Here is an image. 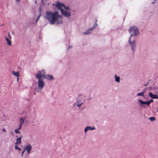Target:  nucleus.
Here are the masks:
<instances>
[{
    "label": "nucleus",
    "mask_w": 158,
    "mask_h": 158,
    "mask_svg": "<svg viewBox=\"0 0 158 158\" xmlns=\"http://www.w3.org/2000/svg\"><path fill=\"white\" fill-rule=\"evenodd\" d=\"M44 17L52 25L62 24L63 23L62 16L59 15L57 11H47L45 13Z\"/></svg>",
    "instance_id": "f257e3e1"
},
{
    "label": "nucleus",
    "mask_w": 158,
    "mask_h": 158,
    "mask_svg": "<svg viewBox=\"0 0 158 158\" xmlns=\"http://www.w3.org/2000/svg\"><path fill=\"white\" fill-rule=\"evenodd\" d=\"M35 77L38 80L37 86L35 89V91L37 92L40 93L44 87L45 83L43 78L40 76V74L38 72L35 74Z\"/></svg>",
    "instance_id": "f03ea898"
},
{
    "label": "nucleus",
    "mask_w": 158,
    "mask_h": 158,
    "mask_svg": "<svg viewBox=\"0 0 158 158\" xmlns=\"http://www.w3.org/2000/svg\"><path fill=\"white\" fill-rule=\"evenodd\" d=\"M129 31L130 36L129 38L135 39V36L139 35V32L138 28L135 26H133L129 28Z\"/></svg>",
    "instance_id": "7ed1b4c3"
},
{
    "label": "nucleus",
    "mask_w": 158,
    "mask_h": 158,
    "mask_svg": "<svg viewBox=\"0 0 158 158\" xmlns=\"http://www.w3.org/2000/svg\"><path fill=\"white\" fill-rule=\"evenodd\" d=\"M37 72L40 74V76L44 79H45L48 80H52L54 79V77L52 75H46L45 71L44 70L39 71Z\"/></svg>",
    "instance_id": "20e7f679"
},
{
    "label": "nucleus",
    "mask_w": 158,
    "mask_h": 158,
    "mask_svg": "<svg viewBox=\"0 0 158 158\" xmlns=\"http://www.w3.org/2000/svg\"><path fill=\"white\" fill-rule=\"evenodd\" d=\"M85 95H82L79 97L77 100V102L74 104V105H77L78 107H80L81 105L85 100Z\"/></svg>",
    "instance_id": "39448f33"
},
{
    "label": "nucleus",
    "mask_w": 158,
    "mask_h": 158,
    "mask_svg": "<svg viewBox=\"0 0 158 158\" xmlns=\"http://www.w3.org/2000/svg\"><path fill=\"white\" fill-rule=\"evenodd\" d=\"M129 44L131 48V50L133 52H135L136 48V44L135 39L129 38L128 41Z\"/></svg>",
    "instance_id": "423d86ee"
},
{
    "label": "nucleus",
    "mask_w": 158,
    "mask_h": 158,
    "mask_svg": "<svg viewBox=\"0 0 158 158\" xmlns=\"http://www.w3.org/2000/svg\"><path fill=\"white\" fill-rule=\"evenodd\" d=\"M32 149L31 145L28 143L27 144L24 148V150L26 151V153L27 154H29Z\"/></svg>",
    "instance_id": "0eeeda50"
},
{
    "label": "nucleus",
    "mask_w": 158,
    "mask_h": 158,
    "mask_svg": "<svg viewBox=\"0 0 158 158\" xmlns=\"http://www.w3.org/2000/svg\"><path fill=\"white\" fill-rule=\"evenodd\" d=\"M64 6V4L61 3L60 2L58 1L56 2V7L60 10L61 11V10H64L63 9V7Z\"/></svg>",
    "instance_id": "6e6552de"
},
{
    "label": "nucleus",
    "mask_w": 158,
    "mask_h": 158,
    "mask_svg": "<svg viewBox=\"0 0 158 158\" xmlns=\"http://www.w3.org/2000/svg\"><path fill=\"white\" fill-rule=\"evenodd\" d=\"M62 14L66 17H69L71 15L70 11H66L65 10H61Z\"/></svg>",
    "instance_id": "1a4fd4ad"
},
{
    "label": "nucleus",
    "mask_w": 158,
    "mask_h": 158,
    "mask_svg": "<svg viewBox=\"0 0 158 158\" xmlns=\"http://www.w3.org/2000/svg\"><path fill=\"white\" fill-rule=\"evenodd\" d=\"M95 129V128L94 127H92L90 126H88L85 128L84 129L85 132V133H86L89 130H93Z\"/></svg>",
    "instance_id": "9d476101"
},
{
    "label": "nucleus",
    "mask_w": 158,
    "mask_h": 158,
    "mask_svg": "<svg viewBox=\"0 0 158 158\" xmlns=\"http://www.w3.org/2000/svg\"><path fill=\"white\" fill-rule=\"evenodd\" d=\"M149 95L152 98L158 99V96L156 94H153L152 93L149 92Z\"/></svg>",
    "instance_id": "9b49d317"
},
{
    "label": "nucleus",
    "mask_w": 158,
    "mask_h": 158,
    "mask_svg": "<svg viewBox=\"0 0 158 158\" xmlns=\"http://www.w3.org/2000/svg\"><path fill=\"white\" fill-rule=\"evenodd\" d=\"M22 138V136L19 138H18L16 139V142L15 143V145H19L21 143Z\"/></svg>",
    "instance_id": "f8f14e48"
},
{
    "label": "nucleus",
    "mask_w": 158,
    "mask_h": 158,
    "mask_svg": "<svg viewBox=\"0 0 158 158\" xmlns=\"http://www.w3.org/2000/svg\"><path fill=\"white\" fill-rule=\"evenodd\" d=\"M24 119L25 118H23L21 117L20 118V124L19 126L20 127H22V126L23 125L24 123Z\"/></svg>",
    "instance_id": "ddd939ff"
},
{
    "label": "nucleus",
    "mask_w": 158,
    "mask_h": 158,
    "mask_svg": "<svg viewBox=\"0 0 158 158\" xmlns=\"http://www.w3.org/2000/svg\"><path fill=\"white\" fill-rule=\"evenodd\" d=\"M93 30L90 28L84 32V35H88L90 34Z\"/></svg>",
    "instance_id": "4468645a"
},
{
    "label": "nucleus",
    "mask_w": 158,
    "mask_h": 158,
    "mask_svg": "<svg viewBox=\"0 0 158 158\" xmlns=\"http://www.w3.org/2000/svg\"><path fill=\"white\" fill-rule=\"evenodd\" d=\"M145 89H144L143 90V91L142 92H141L139 93H138L137 95H136V97H139V96H143V97H145L144 95V91Z\"/></svg>",
    "instance_id": "2eb2a0df"
},
{
    "label": "nucleus",
    "mask_w": 158,
    "mask_h": 158,
    "mask_svg": "<svg viewBox=\"0 0 158 158\" xmlns=\"http://www.w3.org/2000/svg\"><path fill=\"white\" fill-rule=\"evenodd\" d=\"M115 81L119 83L120 81V77L116 75H114Z\"/></svg>",
    "instance_id": "dca6fc26"
},
{
    "label": "nucleus",
    "mask_w": 158,
    "mask_h": 158,
    "mask_svg": "<svg viewBox=\"0 0 158 158\" xmlns=\"http://www.w3.org/2000/svg\"><path fill=\"white\" fill-rule=\"evenodd\" d=\"M142 101V100L139 99L138 100V103L139 104V106L141 108H143L144 107V104H143L142 103V102H141Z\"/></svg>",
    "instance_id": "f3484780"
},
{
    "label": "nucleus",
    "mask_w": 158,
    "mask_h": 158,
    "mask_svg": "<svg viewBox=\"0 0 158 158\" xmlns=\"http://www.w3.org/2000/svg\"><path fill=\"white\" fill-rule=\"evenodd\" d=\"M13 74L17 77H19V72H15V71H13L12 72Z\"/></svg>",
    "instance_id": "a211bd4d"
},
{
    "label": "nucleus",
    "mask_w": 158,
    "mask_h": 158,
    "mask_svg": "<svg viewBox=\"0 0 158 158\" xmlns=\"http://www.w3.org/2000/svg\"><path fill=\"white\" fill-rule=\"evenodd\" d=\"M42 10V9L40 8L39 9V16L37 18L35 19L36 23L37 22L38 20V19H39V18H40V17L41 16V12Z\"/></svg>",
    "instance_id": "6ab92c4d"
},
{
    "label": "nucleus",
    "mask_w": 158,
    "mask_h": 158,
    "mask_svg": "<svg viewBox=\"0 0 158 158\" xmlns=\"http://www.w3.org/2000/svg\"><path fill=\"white\" fill-rule=\"evenodd\" d=\"M5 40L7 41V44L9 45L10 46L11 45V42L10 40H9L7 37L6 38Z\"/></svg>",
    "instance_id": "aec40b11"
},
{
    "label": "nucleus",
    "mask_w": 158,
    "mask_h": 158,
    "mask_svg": "<svg viewBox=\"0 0 158 158\" xmlns=\"http://www.w3.org/2000/svg\"><path fill=\"white\" fill-rule=\"evenodd\" d=\"M98 25V24L97 23V21L96 20V22L94 23V26L92 27H91V28L93 30L97 27Z\"/></svg>",
    "instance_id": "412c9836"
},
{
    "label": "nucleus",
    "mask_w": 158,
    "mask_h": 158,
    "mask_svg": "<svg viewBox=\"0 0 158 158\" xmlns=\"http://www.w3.org/2000/svg\"><path fill=\"white\" fill-rule=\"evenodd\" d=\"M21 127H19V128L17 129H16L15 130V132L16 133H19V131L21 129Z\"/></svg>",
    "instance_id": "4be33fe9"
},
{
    "label": "nucleus",
    "mask_w": 158,
    "mask_h": 158,
    "mask_svg": "<svg viewBox=\"0 0 158 158\" xmlns=\"http://www.w3.org/2000/svg\"><path fill=\"white\" fill-rule=\"evenodd\" d=\"M141 102H142V103L143 104H146L148 106H149L150 105L149 104V102H148V101L144 102L142 100Z\"/></svg>",
    "instance_id": "5701e85b"
},
{
    "label": "nucleus",
    "mask_w": 158,
    "mask_h": 158,
    "mask_svg": "<svg viewBox=\"0 0 158 158\" xmlns=\"http://www.w3.org/2000/svg\"><path fill=\"white\" fill-rule=\"evenodd\" d=\"M63 7L65 9L67 10L68 11H70L71 10L69 8V7L68 6H66L64 5V6H63Z\"/></svg>",
    "instance_id": "b1692460"
},
{
    "label": "nucleus",
    "mask_w": 158,
    "mask_h": 158,
    "mask_svg": "<svg viewBox=\"0 0 158 158\" xmlns=\"http://www.w3.org/2000/svg\"><path fill=\"white\" fill-rule=\"evenodd\" d=\"M18 145H15V149L18 150L19 151H20L21 150L20 148L18 147Z\"/></svg>",
    "instance_id": "393cba45"
},
{
    "label": "nucleus",
    "mask_w": 158,
    "mask_h": 158,
    "mask_svg": "<svg viewBox=\"0 0 158 158\" xmlns=\"http://www.w3.org/2000/svg\"><path fill=\"white\" fill-rule=\"evenodd\" d=\"M149 119L152 121H155L156 119L155 117H151L149 118Z\"/></svg>",
    "instance_id": "a878e982"
},
{
    "label": "nucleus",
    "mask_w": 158,
    "mask_h": 158,
    "mask_svg": "<svg viewBox=\"0 0 158 158\" xmlns=\"http://www.w3.org/2000/svg\"><path fill=\"white\" fill-rule=\"evenodd\" d=\"M25 152H26V151L24 150V148L23 149V151L21 153V156L22 157L23 156V155L24 154V153Z\"/></svg>",
    "instance_id": "bb28decb"
},
{
    "label": "nucleus",
    "mask_w": 158,
    "mask_h": 158,
    "mask_svg": "<svg viewBox=\"0 0 158 158\" xmlns=\"http://www.w3.org/2000/svg\"><path fill=\"white\" fill-rule=\"evenodd\" d=\"M148 102H149V104H150V103L152 102L153 101V100L152 99H151V100L148 101Z\"/></svg>",
    "instance_id": "cd10ccee"
},
{
    "label": "nucleus",
    "mask_w": 158,
    "mask_h": 158,
    "mask_svg": "<svg viewBox=\"0 0 158 158\" xmlns=\"http://www.w3.org/2000/svg\"><path fill=\"white\" fill-rule=\"evenodd\" d=\"M2 131H4L5 132H6V130L5 129H2Z\"/></svg>",
    "instance_id": "c85d7f7f"
},
{
    "label": "nucleus",
    "mask_w": 158,
    "mask_h": 158,
    "mask_svg": "<svg viewBox=\"0 0 158 158\" xmlns=\"http://www.w3.org/2000/svg\"><path fill=\"white\" fill-rule=\"evenodd\" d=\"M8 36L10 38V39H11V36L10 35V33H9L8 34Z\"/></svg>",
    "instance_id": "c756f323"
},
{
    "label": "nucleus",
    "mask_w": 158,
    "mask_h": 158,
    "mask_svg": "<svg viewBox=\"0 0 158 158\" xmlns=\"http://www.w3.org/2000/svg\"><path fill=\"white\" fill-rule=\"evenodd\" d=\"M16 0L17 2H19L20 1V0Z\"/></svg>",
    "instance_id": "7c9ffc66"
},
{
    "label": "nucleus",
    "mask_w": 158,
    "mask_h": 158,
    "mask_svg": "<svg viewBox=\"0 0 158 158\" xmlns=\"http://www.w3.org/2000/svg\"><path fill=\"white\" fill-rule=\"evenodd\" d=\"M19 80V77H18V78H17V81H18Z\"/></svg>",
    "instance_id": "2f4dec72"
},
{
    "label": "nucleus",
    "mask_w": 158,
    "mask_h": 158,
    "mask_svg": "<svg viewBox=\"0 0 158 158\" xmlns=\"http://www.w3.org/2000/svg\"><path fill=\"white\" fill-rule=\"evenodd\" d=\"M155 2V1L154 0V2H152V4H154Z\"/></svg>",
    "instance_id": "473e14b6"
},
{
    "label": "nucleus",
    "mask_w": 158,
    "mask_h": 158,
    "mask_svg": "<svg viewBox=\"0 0 158 158\" xmlns=\"http://www.w3.org/2000/svg\"><path fill=\"white\" fill-rule=\"evenodd\" d=\"M157 112H158V107H157Z\"/></svg>",
    "instance_id": "72a5a7b5"
},
{
    "label": "nucleus",
    "mask_w": 158,
    "mask_h": 158,
    "mask_svg": "<svg viewBox=\"0 0 158 158\" xmlns=\"http://www.w3.org/2000/svg\"><path fill=\"white\" fill-rule=\"evenodd\" d=\"M148 84V83H147V84H145V85H145V86H147V85Z\"/></svg>",
    "instance_id": "f704fd0d"
},
{
    "label": "nucleus",
    "mask_w": 158,
    "mask_h": 158,
    "mask_svg": "<svg viewBox=\"0 0 158 158\" xmlns=\"http://www.w3.org/2000/svg\"><path fill=\"white\" fill-rule=\"evenodd\" d=\"M35 3H36V1H35Z\"/></svg>",
    "instance_id": "c9c22d12"
},
{
    "label": "nucleus",
    "mask_w": 158,
    "mask_h": 158,
    "mask_svg": "<svg viewBox=\"0 0 158 158\" xmlns=\"http://www.w3.org/2000/svg\"><path fill=\"white\" fill-rule=\"evenodd\" d=\"M42 1L43 2V0H42Z\"/></svg>",
    "instance_id": "e433bc0d"
},
{
    "label": "nucleus",
    "mask_w": 158,
    "mask_h": 158,
    "mask_svg": "<svg viewBox=\"0 0 158 158\" xmlns=\"http://www.w3.org/2000/svg\"><path fill=\"white\" fill-rule=\"evenodd\" d=\"M12 34H14V33H13V32H12Z\"/></svg>",
    "instance_id": "4c0bfd02"
}]
</instances>
